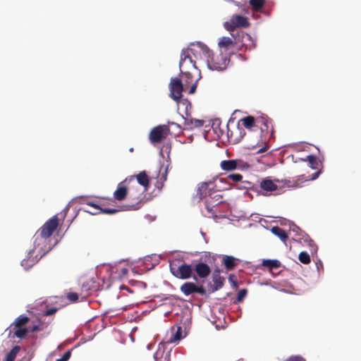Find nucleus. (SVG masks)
Here are the masks:
<instances>
[{"mask_svg": "<svg viewBox=\"0 0 361 361\" xmlns=\"http://www.w3.org/2000/svg\"><path fill=\"white\" fill-rule=\"evenodd\" d=\"M51 248V240L37 231L34 235V247L28 252L27 259H23L22 264L32 267Z\"/></svg>", "mask_w": 361, "mask_h": 361, "instance_id": "nucleus-1", "label": "nucleus"}, {"mask_svg": "<svg viewBox=\"0 0 361 361\" xmlns=\"http://www.w3.org/2000/svg\"><path fill=\"white\" fill-rule=\"evenodd\" d=\"M204 55L208 68L212 71H224L230 62V59L227 54H223L221 51L214 52L209 49H206L204 50Z\"/></svg>", "mask_w": 361, "mask_h": 361, "instance_id": "nucleus-2", "label": "nucleus"}, {"mask_svg": "<svg viewBox=\"0 0 361 361\" xmlns=\"http://www.w3.org/2000/svg\"><path fill=\"white\" fill-rule=\"evenodd\" d=\"M177 262H178V260H174L169 265L170 271L175 277L183 280L192 278L197 281L196 276L193 273V265L185 262L180 264H177Z\"/></svg>", "mask_w": 361, "mask_h": 361, "instance_id": "nucleus-3", "label": "nucleus"}, {"mask_svg": "<svg viewBox=\"0 0 361 361\" xmlns=\"http://www.w3.org/2000/svg\"><path fill=\"white\" fill-rule=\"evenodd\" d=\"M215 183L212 180H209L207 182H202L200 184L197 190V195L200 197V199L207 198L206 200V207L207 211L210 212L211 209L209 207V204L211 203L209 200L212 198V195L216 193L217 191L215 190Z\"/></svg>", "mask_w": 361, "mask_h": 361, "instance_id": "nucleus-4", "label": "nucleus"}, {"mask_svg": "<svg viewBox=\"0 0 361 361\" xmlns=\"http://www.w3.org/2000/svg\"><path fill=\"white\" fill-rule=\"evenodd\" d=\"M179 67L181 74H184L186 78H190L191 71L197 68L195 62L190 56L188 49L182 51Z\"/></svg>", "mask_w": 361, "mask_h": 361, "instance_id": "nucleus-5", "label": "nucleus"}, {"mask_svg": "<svg viewBox=\"0 0 361 361\" xmlns=\"http://www.w3.org/2000/svg\"><path fill=\"white\" fill-rule=\"evenodd\" d=\"M224 27L228 32H233L235 29L239 27H248L250 26V22L248 18L238 15H233L228 21H226L224 24Z\"/></svg>", "mask_w": 361, "mask_h": 361, "instance_id": "nucleus-6", "label": "nucleus"}, {"mask_svg": "<svg viewBox=\"0 0 361 361\" xmlns=\"http://www.w3.org/2000/svg\"><path fill=\"white\" fill-rule=\"evenodd\" d=\"M59 226V219L57 215H54L50 219L47 221L44 225L38 229L37 232L49 239L51 235L56 231Z\"/></svg>", "mask_w": 361, "mask_h": 361, "instance_id": "nucleus-7", "label": "nucleus"}, {"mask_svg": "<svg viewBox=\"0 0 361 361\" xmlns=\"http://www.w3.org/2000/svg\"><path fill=\"white\" fill-rule=\"evenodd\" d=\"M257 127L260 129L262 138H266L269 133H271V137L273 136L274 127L271 120L267 116H262L257 118Z\"/></svg>", "mask_w": 361, "mask_h": 361, "instance_id": "nucleus-8", "label": "nucleus"}, {"mask_svg": "<svg viewBox=\"0 0 361 361\" xmlns=\"http://www.w3.org/2000/svg\"><path fill=\"white\" fill-rule=\"evenodd\" d=\"M169 133V126L159 125L153 128L149 133V140L152 143H159Z\"/></svg>", "mask_w": 361, "mask_h": 361, "instance_id": "nucleus-9", "label": "nucleus"}, {"mask_svg": "<svg viewBox=\"0 0 361 361\" xmlns=\"http://www.w3.org/2000/svg\"><path fill=\"white\" fill-rule=\"evenodd\" d=\"M249 164L242 159H228L224 160L220 163V167L222 170L230 171L235 169H245L249 168Z\"/></svg>", "mask_w": 361, "mask_h": 361, "instance_id": "nucleus-10", "label": "nucleus"}, {"mask_svg": "<svg viewBox=\"0 0 361 361\" xmlns=\"http://www.w3.org/2000/svg\"><path fill=\"white\" fill-rule=\"evenodd\" d=\"M180 290L185 295H189L197 293L200 295H205L207 290L203 286H197L193 282H185L180 287Z\"/></svg>", "mask_w": 361, "mask_h": 361, "instance_id": "nucleus-11", "label": "nucleus"}, {"mask_svg": "<svg viewBox=\"0 0 361 361\" xmlns=\"http://www.w3.org/2000/svg\"><path fill=\"white\" fill-rule=\"evenodd\" d=\"M183 84L180 79L172 78L169 84L170 96L175 101L178 102L182 97Z\"/></svg>", "mask_w": 361, "mask_h": 361, "instance_id": "nucleus-12", "label": "nucleus"}, {"mask_svg": "<svg viewBox=\"0 0 361 361\" xmlns=\"http://www.w3.org/2000/svg\"><path fill=\"white\" fill-rule=\"evenodd\" d=\"M212 281L213 284L209 283V290L211 293L216 292L220 290L224 284L225 278L220 275V271L219 269H216L212 273Z\"/></svg>", "mask_w": 361, "mask_h": 361, "instance_id": "nucleus-13", "label": "nucleus"}, {"mask_svg": "<svg viewBox=\"0 0 361 361\" xmlns=\"http://www.w3.org/2000/svg\"><path fill=\"white\" fill-rule=\"evenodd\" d=\"M200 279L207 278L211 273V269L207 264L204 262H199L193 265V273Z\"/></svg>", "mask_w": 361, "mask_h": 361, "instance_id": "nucleus-14", "label": "nucleus"}, {"mask_svg": "<svg viewBox=\"0 0 361 361\" xmlns=\"http://www.w3.org/2000/svg\"><path fill=\"white\" fill-rule=\"evenodd\" d=\"M128 178H126L124 181L120 183L118 185L116 190L114 192V197L116 200L122 201L126 197L128 189V187L124 185V183L126 182Z\"/></svg>", "mask_w": 361, "mask_h": 361, "instance_id": "nucleus-15", "label": "nucleus"}, {"mask_svg": "<svg viewBox=\"0 0 361 361\" xmlns=\"http://www.w3.org/2000/svg\"><path fill=\"white\" fill-rule=\"evenodd\" d=\"M87 204L99 210V212H90L92 214H97L98 213H104L106 214H114L118 212L116 209H110L103 207V204H98L94 202H87Z\"/></svg>", "mask_w": 361, "mask_h": 361, "instance_id": "nucleus-16", "label": "nucleus"}, {"mask_svg": "<svg viewBox=\"0 0 361 361\" xmlns=\"http://www.w3.org/2000/svg\"><path fill=\"white\" fill-rule=\"evenodd\" d=\"M135 177L137 178L138 183L145 188L144 192L147 191L149 185V180L147 173L145 171H141L136 176H130L129 180H133Z\"/></svg>", "mask_w": 361, "mask_h": 361, "instance_id": "nucleus-17", "label": "nucleus"}, {"mask_svg": "<svg viewBox=\"0 0 361 361\" xmlns=\"http://www.w3.org/2000/svg\"><path fill=\"white\" fill-rule=\"evenodd\" d=\"M212 130L215 135V137L220 139L224 134V130L221 128V121L219 118H215L212 123Z\"/></svg>", "mask_w": 361, "mask_h": 361, "instance_id": "nucleus-18", "label": "nucleus"}, {"mask_svg": "<svg viewBox=\"0 0 361 361\" xmlns=\"http://www.w3.org/2000/svg\"><path fill=\"white\" fill-rule=\"evenodd\" d=\"M261 189L267 192H271L278 189V186L271 180L265 178L260 183Z\"/></svg>", "mask_w": 361, "mask_h": 361, "instance_id": "nucleus-19", "label": "nucleus"}, {"mask_svg": "<svg viewBox=\"0 0 361 361\" xmlns=\"http://www.w3.org/2000/svg\"><path fill=\"white\" fill-rule=\"evenodd\" d=\"M236 261L237 259L233 256L225 255L223 257V264L228 271L233 270L237 266Z\"/></svg>", "mask_w": 361, "mask_h": 361, "instance_id": "nucleus-20", "label": "nucleus"}, {"mask_svg": "<svg viewBox=\"0 0 361 361\" xmlns=\"http://www.w3.org/2000/svg\"><path fill=\"white\" fill-rule=\"evenodd\" d=\"M204 124L202 120L185 118L184 126L185 129H192L193 128L201 127Z\"/></svg>", "mask_w": 361, "mask_h": 361, "instance_id": "nucleus-21", "label": "nucleus"}, {"mask_svg": "<svg viewBox=\"0 0 361 361\" xmlns=\"http://www.w3.org/2000/svg\"><path fill=\"white\" fill-rule=\"evenodd\" d=\"M240 121L243 126L249 130L252 129L253 127H257V118L252 116H247L243 118Z\"/></svg>", "mask_w": 361, "mask_h": 361, "instance_id": "nucleus-22", "label": "nucleus"}, {"mask_svg": "<svg viewBox=\"0 0 361 361\" xmlns=\"http://www.w3.org/2000/svg\"><path fill=\"white\" fill-rule=\"evenodd\" d=\"M271 232L276 236H278L283 242H286L288 238V235L286 231L279 226H274L271 228Z\"/></svg>", "mask_w": 361, "mask_h": 361, "instance_id": "nucleus-23", "label": "nucleus"}, {"mask_svg": "<svg viewBox=\"0 0 361 361\" xmlns=\"http://www.w3.org/2000/svg\"><path fill=\"white\" fill-rule=\"evenodd\" d=\"M262 265L271 270L279 268L281 266V263L276 259H264Z\"/></svg>", "mask_w": 361, "mask_h": 361, "instance_id": "nucleus-24", "label": "nucleus"}, {"mask_svg": "<svg viewBox=\"0 0 361 361\" xmlns=\"http://www.w3.org/2000/svg\"><path fill=\"white\" fill-rule=\"evenodd\" d=\"M20 350V347L19 345L14 346L11 350L6 354L4 361H14Z\"/></svg>", "mask_w": 361, "mask_h": 361, "instance_id": "nucleus-25", "label": "nucleus"}, {"mask_svg": "<svg viewBox=\"0 0 361 361\" xmlns=\"http://www.w3.org/2000/svg\"><path fill=\"white\" fill-rule=\"evenodd\" d=\"M249 4L255 11H260L265 4L264 0H250Z\"/></svg>", "mask_w": 361, "mask_h": 361, "instance_id": "nucleus-26", "label": "nucleus"}, {"mask_svg": "<svg viewBox=\"0 0 361 361\" xmlns=\"http://www.w3.org/2000/svg\"><path fill=\"white\" fill-rule=\"evenodd\" d=\"M29 321V318L25 315H20L18 318L16 319L15 322L13 323V325L16 328H20L22 326L26 324Z\"/></svg>", "mask_w": 361, "mask_h": 361, "instance_id": "nucleus-27", "label": "nucleus"}, {"mask_svg": "<svg viewBox=\"0 0 361 361\" xmlns=\"http://www.w3.org/2000/svg\"><path fill=\"white\" fill-rule=\"evenodd\" d=\"M233 40L231 39V38H230L228 37H222L221 38L219 39V41L218 42V45L220 47H224V48H228L231 45H233Z\"/></svg>", "mask_w": 361, "mask_h": 361, "instance_id": "nucleus-28", "label": "nucleus"}, {"mask_svg": "<svg viewBox=\"0 0 361 361\" xmlns=\"http://www.w3.org/2000/svg\"><path fill=\"white\" fill-rule=\"evenodd\" d=\"M303 161H308L310 168L317 169L318 168L319 161L317 158L314 155H308L307 159H302Z\"/></svg>", "mask_w": 361, "mask_h": 361, "instance_id": "nucleus-29", "label": "nucleus"}, {"mask_svg": "<svg viewBox=\"0 0 361 361\" xmlns=\"http://www.w3.org/2000/svg\"><path fill=\"white\" fill-rule=\"evenodd\" d=\"M182 338V329L181 327H178L176 329V332L172 335V336L169 339L170 343H175L179 341Z\"/></svg>", "mask_w": 361, "mask_h": 361, "instance_id": "nucleus-30", "label": "nucleus"}, {"mask_svg": "<svg viewBox=\"0 0 361 361\" xmlns=\"http://www.w3.org/2000/svg\"><path fill=\"white\" fill-rule=\"evenodd\" d=\"M298 259L300 262L305 264H307L310 262V256L307 252H301L299 254Z\"/></svg>", "mask_w": 361, "mask_h": 361, "instance_id": "nucleus-31", "label": "nucleus"}, {"mask_svg": "<svg viewBox=\"0 0 361 361\" xmlns=\"http://www.w3.org/2000/svg\"><path fill=\"white\" fill-rule=\"evenodd\" d=\"M29 331L27 328H17L14 332V336L19 338H23L25 336L26 334Z\"/></svg>", "mask_w": 361, "mask_h": 361, "instance_id": "nucleus-32", "label": "nucleus"}, {"mask_svg": "<svg viewBox=\"0 0 361 361\" xmlns=\"http://www.w3.org/2000/svg\"><path fill=\"white\" fill-rule=\"evenodd\" d=\"M227 178L233 182H240L243 180V176L240 173H231Z\"/></svg>", "mask_w": 361, "mask_h": 361, "instance_id": "nucleus-33", "label": "nucleus"}, {"mask_svg": "<svg viewBox=\"0 0 361 361\" xmlns=\"http://www.w3.org/2000/svg\"><path fill=\"white\" fill-rule=\"evenodd\" d=\"M282 182L289 188H297L298 186V180H284Z\"/></svg>", "mask_w": 361, "mask_h": 361, "instance_id": "nucleus-34", "label": "nucleus"}, {"mask_svg": "<svg viewBox=\"0 0 361 361\" xmlns=\"http://www.w3.org/2000/svg\"><path fill=\"white\" fill-rule=\"evenodd\" d=\"M247 293V291L246 289H242L240 290L238 293V295H237V301L238 302H242L245 297L246 296Z\"/></svg>", "mask_w": 361, "mask_h": 361, "instance_id": "nucleus-35", "label": "nucleus"}, {"mask_svg": "<svg viewBox=\"0 0 361 361\" xmlns=\"http://www.w3.org/2000/svg\"><path fill=\"white\" fill-rule=\"evenodd\" d=\"M285 361H306L305 359L301 355H292L286 359Z\"/></svg>", "mask_w": 361, "mask_h": 361, "instance_id": "nucleus-36", "label": "nucleus"}, {"mask_svg": "<svg viewBox=\"0 0 361 361\" xmlns=\"http://www.w3.org/2000/svg\"><path fill=\"white\" fill-rule=\"evenodd\" d=\"M67 298L71 302H76L78 300V295L76 293H69L67 295Z\"/></svg>", "mask_w": 361, "mask_h": 361, "instance_id": "nucleus-37", "label": "nucleus"}, {"mask_svg": "<svg viewBox=\"0 0 361 361\" xmlns=\"http://www.w3.org/2000/svg\"><path fill=\"white\" fill-rule=\"evenodd\" d=\"M71 355V352L70 350L66 351L63 356L57 359L56 361H68Z\"/></svg>", "mask_w": 361, "mask_h": 361, "instance_id": "nucleus-38", "label": "nucleus"}, {"mask_svg": "<svg viewBox=\"0 0 361 361\" xmlns=\"http://www.w3.org/2000/svg\"><path fill=\"white\" fill-rule=\"evenodd\" d=\"M181 77H182V79H180V80L184 81L185 84L183 85H185V87L188 84H190L193 81V78H192V75H191L190 78V77L186 78L184 74H182Z\"/></svg>", "mask_w": 361, "mask_h": 361, "instance_id": "nucleus-39", "label": "nucleus"}, {"mask_svg": "<svg viewBox=\"0 0 361 361\" xmlns=\"http://www.w3.org/2000/svg\"><path fill=\"white\" fill-rule=\"evenodd\" d=\"M129 210H137L140 207V202H137L136 204H132L128 205Z\"/></svg>", "mask_w": 361, "mask_h": 361, "instance_id": "nucleus-40", "label": "nucleus"}, {"mask_svg": "<svg viewBox=\"0 0 361 361\" xmlns=\"http://www.w3.org/2000/svg\"><path fill=\"white\" fill-rule=\"evenodd\" d=\"M56 311H57V309L55 307L49 308L44 312V314L45 316H51V315L54 314Z\"/></svg>", "mask_w": 361, "mask_h": 361, "instance_id": "nucleus-41", "label": "nucleus"}, {"mask_svg": "<svg viewBox=\"0 0 361 361\" xmlns=\"http://www.w3.org/2000/svg\"><path fill=\"white\" fill-rule=\"evenodd\" d=\"M226 128H228V126H226ZM226 135L228 139L233 140L234 142H235L238 140L237 137H233V132L230 131V130L228 128H227Z\"/></svg>", "mask_w": 361, "mask_h": 361, "instance_id": "nucleus-42", "label": "nucleus"}, {"mask_svg": "<svg viewBox=\"0 0 361 361\" xmlns=\"http://www.w3.org/2000/svg\"><path fill=\"white\" fill-rule=\"evenodd\" d=\"M29 331L35 332L42 330V328L39 325H34L32 327L27 328Z\"/></svg>", "mask_w": 361, "mask_h": 361, "instance_id": "nucleus-43", "label": "nucleus"}, {"mask_svg": "<svg viewBox=\"0 0 361 361\" xmlns=\"http://www.w3.org/2000/svg\"><path fill=\"white\" fill-rule=\"evenodd\" d=\"M196 88H197V85H196V82H195L192 83V85L190 86L188 93L193 94L195 92Z\"/></svg>", "mask_w": 361, "mask_h": 361, "instance_id": "nucleus-44", "label": "nucleus"}, {"mask_svg": "<svg viewBox=\"0 0 361 361\" xmlns=\"http://www.w3.org/2000/svg\"><path fill=\"white\" fill-rule=\"evenodd\" d=\"M269 149V146L267 145V144H265V145L262 147H261L260 149H259L257 152V153H263L264 152H266L267 149Z\"/></svg>", "mask_w": 361, "mask_h": 361, "instance_id": "nucleus-45", "label": "nucleus"}, {"mask_svg": "<svg viewBox=\"0 0 361 361\" xmlns=\"http://www.w3.org/2000/svg\"><path fill=\"white\" fill-rule=\"evenodd\" d=\"M243 183L245 184V185L243 186L244 188H252V183L249 182V181H244L243 182Z\"/></svg>", "mask_w": 361, "mask_h": 361, "instance_id": "nucleus-46", "label": "nucleus"}, {"mask_svg": "<svg viewBox=\"0 0 361 361\" xmlns=\"http://www.w3.org/2000/svg\"><path fill=\"white\" fill-rule=\"evenodd\" d=\"M228 279H229V281H230L231 283H233V284L234 287H235V288H236V287L238 286L237 282H236V281H233V279H232V276H229V278H228Z\"/></svg>", "mask_w": 361, "mask_h": 361, "instance_id": "nucleus-47", "label": "nucleus"}, {"mask_svg": "<svg viewBox=\"0 0 361 361\" xmlns=\"http://www.w3.org/2000/svg\"><path fill=\"white\" fill-rule=\"evenodd\" d=\"M319 173H320V171H317L315 173H314L312 179V180L316 179L318 177Z\"/></svg>", "mask_w": 361, "mask_h": 361, "instance_id": "nucleus-48", "label": "nucleus"}, {"mask_svg": "<svg viewBox=\"0 0 361 361\" xmlns=\"http://www.w3.org/2000/svg\"><path fill=\"white\" fill-rule=\"evenodd\" d=\"M216 196H219V197L217 198V200H219V202H221V200H219V199H221V195H215V197H216Z\"/></svg>", "mask_w": 361, "mask_h": 361, "instance_id": "nucleus-49", "label": "nucleus"}, {"mask_svg": "<svg viewBox=\"0 0 361 361\" xmlns=\"http://www.w3.org/2000/svg\"><path fill=\"white\" fill-rule=\"evenodd\" d=\"M216 196H219V197L217 198V200H219V202H221V200H219V199H221V195H215V197H216Z\"/></svg>", "mask_w": 361, "mask_h": 361, "instance_id": "nucleus-50", "label": "nucleus"}, {"mask_svg": "<svg viewBox=\"0 0 361 361\" xmlns=\"http://www.w3.org/2000/svg\"><path fill=\"white\" fill-rule=\"evenodd\" d=\"M170 126H178L176 123L172 122L169 124Z\"/></svg>", "mask_w": 361, "mask_h": 361, "instance_id": "nucleus-51", "label": "nucleus"}, {"mask_svg": "<svg viewBox=\"0 0 361 361\" xmlns=\"http://www.w3.org/2000/svg\"><path fill=\"white\" fill-rule=\"evenodd\" d=\"M164 360H165V361H169V358L168 357H164Z\"/></svg>", "mask_w": 361, "mask_h": 361, "instance_id": "nucleus-52", "label": "nucleus"}, {"mask_svg": "<svg viewBox=\"0 0 361 361\" xmlns=\"http://www.w3.org/2000/svg\"><path fill=\"white\" fill-rule=\"evenodd\" d=\"M123 273H127L128 270H127V269H123Z\"/></svg>", "mask_w": 361, "mask_h": 361, "instance_id": "nucleus-53", "label": "nucleus"}, {"mask_svg": "<svg viewBox=\"0 0 361 361\" xmlns=\"http://www.w3.org/2000/svg\"><path fill=\"white\" fill-rule=\"evenodd\" d=\"M163 178L164 180H165L166 179V175H165L164 176H163Z\"/></svg>", "mask_w": 361, "mask_h": 361, "instance_id": "nucleus-54", "label": "nucleus"}, {"mask_svg": "<svg viewBox=\"0 0 361 361\" xmlns=\"http://www.w3.org/2000/svg\"><path fill=\"white\" fill-rule=\"evenodd\" d=\"M157 354L156 353V354H154V359H155V360H157Z\"/></svg>", "mask_w": 361, "mask_h": 361, "instance_id": "nucleus-55", "label": "nucleus"}]
</instances>
